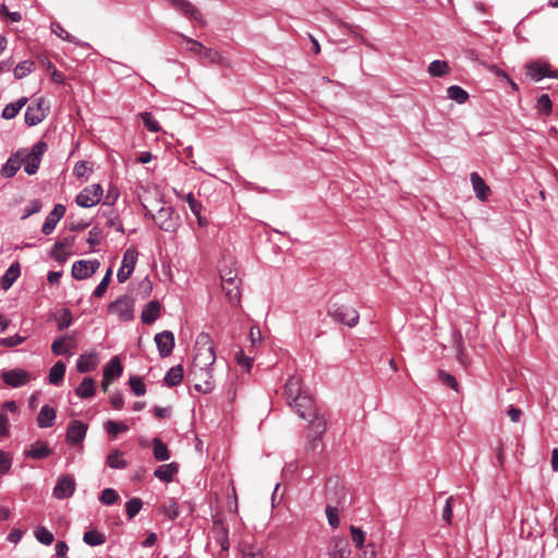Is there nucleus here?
I'll return each instance as SVG.
<instances>
[{"label": "nucleus", "mask_w": 558, "mask_h": 558, "mask_svg": "<svg viewBox=\"0 0 558 558\" xmlns=\"http://www.w3.org/2000/svg\"><path fill=\"white\" fill-rule=\"evenodd\" d=\"M216 361V354L208 333H199L195 341V354L193 359V368L196 373L199 371L201 376L205 377L204 384H196L195 390L208 393L214 390L215 386L211 380L210 369Z\"/></svg>", "instance_id": "nucleus-1"}, {"label": "nucleus", "mask_w": 558, "mask_h": 558, "mask_svg": "<svg viewBox=\"0 0 558 558\" xmlns=\"http://www.w3.org/2000/svg\"><path fill=\"white\" fill-rule=\"evenodd\" d=\"M284 393L289 407L294 409L300 417H308V409L314 404L310 393L302 387V380L299 376H291L284 385Z\"/></svg>", "instance_id": "nucleus-2"}, {"label": "nucleus", "mask_w": 558, "mask_h": 558, "mask_svg": "<svg viewBox=\"0 0 558 558\" xmlns=\"http://www.w3.org/2000/svg\"><path fill=\"white\" fill-rule=\"evenodd\" d=\"M328 315L333 320L347 325L348 327L356 326L360 319V315L354 307L337 302L328 306Z\"/></svg>", "instance_id": "nucleus-3"}, {"label": "nucleus", "mask_w": 558, "mask_h": 558, "mask_svg": "<svg viewBox=\"0 0 558 558\" xmlns=\"http://www.w3.org/2000/svg\"><path fill=\"white\" fill-rule=\"evenodd\" d=\"M47 144L44 141H39L33 145L29 153L24 154L20 158L21 165H24V171L28 175H33L39 169L41 158L47 150Z\"/></svg>", "instance_id": "nucleus-4"}, {"label": "nucleus", "mask_w": 558, "mask_h": 558, "mask_svg": "<svg viewBox=\"0 0 558 558\" xmlns=\"http://www.w3.org/2000/svg\"><path fill=\"white\" fill-rule=\"evenodd\" d=\"M109 312L122 322H130L134 318V302L130 296L122 295L109 304Z\"/></svg>", "instance_id": "nucleus-5"}, {"label": "nucleus", "mask_w": 558, "mask_h": 558, "mask_svg": "<svg viewBox=\"0 0 558 558\" xmlns=\"http://www.w3.org/2000/svg\"><path fill=\"white\" fill-rule=\"evenodd\" d=\"M155 223L166 232H174L179 226L178 217H174V210L170 206H161L153 215Z\"/></svg>", "instance_id": "nucleus-6"}, {"label": "nucleus", "mask_w": 558, "mask_h": 558, "mask_svg": "<svg viewBox=\"0 0 558 558\" xmlns=\"http://www.w3.org/2000/svg\"><path fill=\"white\" fill-rule=\"evenodd\" d=\"M102 192L100 184L88 185L76 195L75 202L82 208H90L99 203Z\"/></svg>", "instance_id": "nucleus-7"}, {"label": "nucleus", "mask_w": 558, "mask_h": 558, "mask_svg": "<svg viewBox=\"0 0 558 558\" xmlns=\"http://www.w3.org/2000/svg\"><path fill=\"white\" fill-rule=\"evenodd\" d=\"M326 499L327 504L339 506L345 502V488L339 477H330L326 482Z\"/></svg>", "instance_id": "nucleus-8"}, {"label": "nucleus", "mask_w": 558, "mask_h": 558, "mask_svg": "<svg viewBox=\"0 0 558 558\" xmlns=\"http://www.w3.org/2000/svg\"><path fill=\"white\" fill-rule=\"evenodd\" d=\"M526 74L535 82H539L545 77L558 78V70H550L549 64L542 60L529 62L526 65Z\"/></svg>", "instance_id": "nucleus-9"}, {"label": "nucleus", "mask_w": 558, "mask_h": 558, "mask_svg": "<svg viewBox=\"0 0 558 558\" xmlns=\"http://www.w3.org/2000/svg\"><path fill=\"white\" fill-rule=\"evenodd\" d=\"M137 255L138 253L134 247H129L125 250L122 265L117 272V279L120 283L125 282L131 277L136 265Z\"/></svg>", "instance_id": "nucleus-10"}, {"label": "nucleus", "mask_w": 558, "mask_h": 558, "mask_svg": "<svg viewBox=\"0 0 558 558\" xmlns=\"http://www.w3.org/2000/svg\"><path fill=\"white\" fill-rule=\"evenodd\" d=\"M172 8L180 11L189 20L205 25L201 11L189 0H166Z\"/></svg>", "instance_id": "nucleus-11"}, {"label": "nucleus", "mask_w": 558, "mask_h": 558, "mask_svg": "<svg viewBox=\"0 0 558 558\" xmlns=\"http://www.w3.org/2000/svg\"><path fill=\"white\" fill-rule=\"evenodd\" d=\"M75 487V481L71 475H61L52 490V496L59 500L70 498L74 494Z\"/></svg>", "instance_id": "nucleus-12"}, {"label": "nucleus", "mask_w": 558, "mask_h": 558, "mask_svg": "<svg viewBox=\"0 0 558 558\" xmlns=\"http://www.w3.org/2000/svg\"><path fill=\"white\" fill-rule=\"evenodd\" d=\"M100 263L97 259L77 260L72 266V276L77 280H83L94 275L99 268Z\"/></svg>", "instance_id": "nucleus-13"}, {"label": "nucleus", "mask_w": 558, "mask_h": 558, "mask_svg": "<svg viewBox=\"0 0 558 558\" xmlns=\"http://www.w3.org/2000/svg\"><path fill=\"white\" fill-rule=\"evenodd\" d=\"M5 385L19 388L27 384L31 379V375L28 372L22 368H13L9 371H4L1 375Z\"/></svg>", "instance_id": "nucleus-14"}, {"label": "nucleus", "mask_w": 558, "mask_h": 558, "mask_svg": "<svg viewBox=\"0 0 558 558\" xmlns=\"http://www.w3.org/2000/svg\"><path fill=\"white\" fill-rule=\"evenodd\" d=\"M308 417L302 418L308 421L310 423V436L315 435L317 437H322L326 432V420L317 413V410L314 404L311 405V408L308 409Z\"/></svg>", "instance_id": "nucleus-15"}, {"label": "nucleus", "mask_w": 558, "mask_h": 558, "mask_svg": "<svg viewBox=\"0 0 558 558\" xmlns=\"http://www.w3.org/2000/svg\"><path fill=\"white\" fill-rule=\"evenodd\" d=\"M87 428V424L82 421L70 422L66 429V441L72 445L81 444L85 439Z\"/></svg>", "instance_id": "nucleus-16"}, {"label": "nucleus", "mask_w": 558, "mask_h": 558, "mask_svg": "<svg viewBox=\"0 0 558 558\" xmlns=\"http://www.w3.org/2000/svg\"><path fill=\"white\" fill-rule=\"evenodd\" d=\"M155 342L158 349V353L161 357L169 356L172 353L174 347L173 332L165 330L155 336Z\"/></svg>", "instance_id": "nucleus-17"}, {"label": "nucleus", "mask_w": 558, "mask_h": 558, "mask_svg": "<svg viewBox=\"0 0 558 558\" xmlns=\"http://www.w3.org/2000/svg\"><path fill=\"white\" fill-rule=\"evenodd\" d=\"M65 206L62 204L54 205L53 209L49 213V215L46 217L45 222L41 227V232L46 235L50 234L57 223L60 221V219L65 214Z\"/></svg>", "instance_id": "nucleus-18"}, {"label": "nucleus", "mask_w": 558, "mask_h": 558, "mask_svg": "<svg viewBox=\"0 0 558 558\" xmlns=\"http://www.w3.org/2000/svg\"><path fill=\"white\" fill-rule=\"evenodd\" d=\"M470 181L476 197L480 201H486L490 192L489 186L485 183L483 178L477 172L470 174Z\"/></svg>", "instance_id": "nucleus-19"}, {"label": "nucleus", "mask_w": 558, "mask_h": 558, "mask_svg": "<svg viewBox=\"0 0 558 558\" xmlns=\"http://www.w3.org/2000/svg\"><path fill=\"white\" fill-rule=\"evenodd\" d=\"M44 119H45V112L43 110L41 102H37L36 105H32V106L27 107L25 114H24V120L28 126L37 125Z\"/></svg>", "instance_id": "nucleus-20"}, {"label": "nucleus", "mask_w": 558, "mask_h": 558, "mask_svg": "<svg viewBox=\"0 0 558 558\" xmlns=\"http://www.w3.org/2000/svg\"><path fill=\"white\" fill-rule=\"evenodd\" d=\"M123 366L119 356H113L104 367V379L112 380L117 379L122 375Z\"/></svg>", "instance_id": "nucleus-21"}, {"label": "nucleus", "mask_w": 558, "mask_h": 558, "mask_svg": "<svg viewBox=\"0 0 558 558\" xmlns=\"http://www.w3.org/2000/svg\"><path fill=\"white\" fill-rule=\"evenodd\" d=\"M160 313V304L158 301H149L143 308L141 318L144 324L150 325L157 320Z\"/></svg>", "instance_id": "nucleus-22"}, {"label": "nucleus", "mask_w": 558, "mask_h": 558, "mask_svg": "<svg viewBox=\"0 0 558 558\" xmlns=\"http://www.w3.org/2000/svg\"><path fill=\"white\" fill-rule=\"evenodd\" d=\"M21 275V267L17 262L11 264L9 268L5 270L4 275L1 277L0 286L3 290H9L16 279Z\"/></svg>", "instance_id": "nucleus-23"}, {"label": "nucleus", "mask_w": 558, "mask_h": 558, "mask_svg": "<svg viewBox=\"0 0 558 558\" xmlns=\"http://www.w3.org/2000/svg\"><path fill=\"white\" fill-rule=\"evenodd\" d=\"M56 410L48 404L43 405L37 415V425L40 428L51 427L56 420Z\"/></svg>", "instance_id": "nucleus-24"}, {"label": "nucleus", "mask_w": 558, "mask_h": 558, "mask_svg": "<svg viewBox=\"0 0 558 558\" xmlns=\"http://www.w3.org/2000/svg\"><path fill=\"white\" fill-rule=\"evenodd\" d=\"M51 453L50 448L45 441L34 442L29 449L25 451V457L40 460L47 458Z\"/></svg>", "instance_id": "nucleus-25"}, {"label": "nucleus", "mask_w": 558, "mask_h": 558, "mask_svg": "<svg viewBox=\"0 0 558 558\" xmlns=\"http://www.w3.org/2000/svg\"><path fill=\"white\" fill-rule=\"evenodd\" d=\"M97 356L94 353L82 354L76 361V369L80 373H88L96 368Z\"/></svg>", "instance_id": "nucleus-26"}, {"label": "nucleus", "mask_w": 558, "mask_h": 558, "mask_svg": "<svg viewBox=\"0 0 558 558\" xmlns=\"http://www.w3.org/2000/svg\"><path fill=\"white\" fill-rule=\"evenodd\" d=\"M95 391V380L92 377H85L75 389V393L82 399L93 397Z\"/></svg>", "instance_id": "nucleus-27"}, {"label": "nucleus", "mask_w": 558, "mask_h": 558, "mask_svg": "<svg viewBox=\"0 0 558 558\" xmlns=\"http://www.w3.org/2000/svg\"><path fill=\"white\" fill-rule=\"evenodd\" d=\"M177 472H178L177 465L174 463H168V464H162V465L158 466L155 470L154 475L158 480L169 483L173 480V476Z\"/></svg>", "instance_id": "nucleus-28"}, {"label": "nucleus", "mask_w": 558, "mask_h": 558, "mask_svg": "<svg viewBox=\"0 0 558 558\" xmlns=\"http://www.w3.org/2000/svg\"><path fill=\"white\" fill-rule=\"evenodd\" d=\"M22 153L17 151L15 158H9L1 168V174L4 178H12L17 170L21 168V157Z\"/></svg>", "instance_id": "nucleus-29"}, {"label": "nucleus", "mask_w": 558, "mask_h": 558, "mask_svg": "<svg viewBox=\"0 0 558 558\" xmlns=\"http://www.w3.org/2000/svg\"><path fill=\"white\" fill-rule=\"evenodd\" d=\"M65 364L62 361H58L49 371V383L53 386H59L63 381L65 374Z\"/></svg>", "instance_id": "nucleus-30"}, {"label": "nucleus", "mask_w": 558, "mask_h": 558, "mask_svg": "<svg viewBox=\"0 0 558 558\" xmlns=\"http://www.w3.org/2000/svg\"><path fill=\"white\" fill-rule=\"evenodd\" d=\"M183 368L181 365H175L169 368L163 380L168 387H174L182 381Z\"/></svg>", "instance_id": "nucleus-31"}, {"label": "nucleus", "mask_w": 558, "mask_h": 558, "mask_svg": "<svg viewBox=\"0 0 558 558\" xmlns=\"http://www.w3.org/2000/svg\"><path fill=\"white\" fill-rule=\"evenodd\" d=\"M50 29L56 36H58L62 40L72 43L74 45H81V41L75 36L65 31L59 22H52L50 24Z\"/></svg>", "instance_id": "nucleus-32"}, {"label": "nucleus", "mask_w": 558, "mask_h": 558, "mask_svg": "<svg viewBox=\"0 0 558 558\" xmlns=\"http://www.w3.org/2000/svg\"><path fill=\"white\" fill-rule=\"evenodd\" d=\"M26 101V98H20L16 101L7 105L2 110L1 117L5 120L15 118L19 111L25 106Z\"/></svg>", "instance_id": "nucleus-33"}, {"label": "nucleus", "mask_w": 558, "mask_h": 558, "mask_svg": "<svg viewBox=\"0 0 558 558\" xmlns=\"http://www.w3.org/2000/svg\"><path fill=\"white\" fill-rule=\"evenodd\" d=\"M104 428L111 438H116L120 433L129 430V426L125 423L112 420L105 422Z\"/></svg>", "instance_id": "nucleus-34"}, {"label": "nucleus", "mask_w": 558, "mask_h": 558, "mask_svg": "<svg viewBox=\"0 0 558 558\" xmlns=\"http://www.w3.org/2000/svg\"><path fill=\"white\" fill-rule=\"evenodd\" d=\"M427 71L434 77H441L449 73L450 68L447 61L434 60L429 63Z\"/></svg>", "instance_id": "nucleus-35"}, {"label": "nucleus", "mask_w": 558, "mask_h": 558, "mask_svg": "<svg viewBox=\"0 0 558 558\" xmlns=\"http://www.w3.org/2000/svg\"><path fill=\"white\" fill-rule=\"evenodd\" d=\"M447 96L449 99L454 100L457 104H464L469 99V94L465 89L458 85H451L447 89Z\"/></svg>", "instance_id": "nucleus-36"}, {"label": "nucleus", "mask_w": 558, "mask_h": 558, "mask_svg": "<svg viewBox=\"0 0 558 558\" xmlns=\"http://www.w3.org/2000/svg\"><path fill=\"white\" fill-rule=\"evenodd\" d=\"M153 453L158 461H167L170 459L167 445L157 437L153 439Z\"/></svg>", "instance_id": "nucleus-37"}, {"label": "nucleus", "mask_w": 558, "mask_h": 558, "mask_svg": "<svg viewBox=\"0 0 558 558\" xmlns=\"http://www.w3.org/2000/svg\"><path fill=\"white\" fill-rule=\"evenodd\" d=\"M83 542L88 546H99L106 542V536L97 530H89L84 533Z\"/></svg>", "instance_id": "nucleus-38"}, {"label": "nucleus", "mask_w": 558, "mask_h": 558, "mask_svg": "<svg viewBox=\"0 0 558 558\" xmlns=\"http://www.w3.org/2000/svg\"><path fill=\"white\" fill-rule=\"evenodd\" d=\"M107 465L111 469L123 470L128 466V462L122 458L121 451L116 449L108 454Z\"/></svg>", "instance_id": "nucleus-39"}, {"label": "nucleus", "mask_w": 558, "mask_h": 558, "mask_svg": "<svg viewBox=\"0 0 558 558\" xmlns=\"http://www.w3.org/2000/svg\"><path fill=\"white\" fill-rule=\"evenodd\" d=\"M351 549L347 541L339 539L330 553V558H350Z\"/></svg>", "instance_id": "nucleus-40"}, {"label": "nucleus", "mask_w": 558, "mask_h": 558, "mask_svg": "<svg viewBox=\"0 0 558 558\" xmlns=\"http://www.w3.org/2000/svg\"><path fill=\"white\" fill-rule=\"evenodd\" d=\"M34 62L29 60H25L20 62L13 70L14 77L16 80H22L27 76L33 71Z\"/></svg>", "instance_id": "nucleus-41"}, {"label": "nucleus", "mask_w": 558, "mask_h": 558, "mask_svg": "<svg viewBox=\"0 0 558 558\" xmlns=\"http://www.w3.org/2000/svg\"><path fill=\"white\" fill-rule=\"evenodd\" d=\"M68 337H60L56 339L51 344V351L54 355L70 354V347L66 343Z\"/></svg>", "instance_id": "nucleus-42"}, {"label": "nucleus", "mask_w": 558, "mask_h": 558, "mask_svg": "<svg viewBox=\"0 0 558 558\" xmlns=\"http://www.w3.org/2000/svg\"><path fill=\"white\" fill-rule=\"evenodd\" d=\"M142 122L144 126L153 133H157L160 131L159 122L154 118V116L150 112H142L141 114Z\"/></svg>", "instance_id": "nucleus-43"}, {"label": "nucleus", "mask_w": 558, "mask_h": 558, "mask_svg": "<svg viewBox=\"0 0 558 558\" xmlns=\"http://www.w3.org/2000/svg\"><path fill=\"white\" fill-rule=\"evenodd\" d=\"M325 511H326V517H327V520H328V524L332 529H337L339 526V524H340L338 506H333L331 504H327Z\"/></svg>", "instance_id": "nucleus-44"}, {"label": "nucleus", "mask_w": 558, "mask_h": 558, "mask_svg": "<svg viewBox=\"0 0 558 558\" xmlns=\"http://www.w3.org/2000/svg\"><path fill=\"white\" fill-rule=\"evenodd\" d=\"M35 537L39 543H41L46 546L51 545L54 539L53 534L49 530H47L45 526H38L35 530Z\"/></svg>", "instance_id": "nucleus-45"}, {"label": "nucleus", "mask_w": 558, "mask_h": 558, "mask_svg": "<svg viewBox=\"0 0 558 558\" xmlns=\"http://www.w3.org/2000/svg\"><path fill=\"white\" fill-rule=\"evenodd\" d=\"M119 495L113 488H105L99 496V501L104 505L111 506L117 504Z\"/></svg>", "instance_id": "nucleus-46"}, {"label": "nucleus", "mask_w": 558, "mask_h": 558, "mask_svg": "<svg viewBox=\"0 0 558 558\" xmlns=\"http://www.w3.org/2000/svg\"><path fill=\"white\" fill-rule=\"evenodd\" d=\"M143 502L140 498L134 497L126 501L125 510L129 519H133L142 509Z\"/></svg>", "instance_id": "nucleus-47"}, {"label": "nucleus", "mask_w": 558, "mask_h": 558, "mask_svg": "<svg viewBox=\"0 0 558 558\" xmlns=\"http://www.w3.org/2000/svg\"><path fill=\"white\" fill-rule=\"evenodd\" d=\"M222 290L226 293V296L230 301L232 305H238L241 300L240 284L239 286H222Z\"/></svg>", "instance_id": "nucleus-48"}, {"label": "nucleus", "mask_w": 558, "mask_h": 558, "mask_svg": "<svg viewBox=\"0 0 558 558\" xmlns=\"http://www.w3.org/2000/svg\"><path fill=\"white\" fill-rule=\"evenodd\" d=\"M58 329L63 330L72 325L73 318L69 308H62L60 315L56 318Z\"/></svg>", "instance_id": "nucleus-49"}, {"label": "nucleus", "mask_w": 558, "mask_h": 558, "mask_svg": "<svg viewBox=\"0 0 558 558\" xmlns=\"http://www.w3.org/2000/svg\"><path fill=\"white\" fill-rule=\"evenodd\" d=\"M130 387L135 396H144L146 393V386L143 383L142 378L138 376L130 377Z\"/></svg>", "instance_id": "nucleus-50"}, {"label": "nucleus", "mask_w": 558, "mask_h": 558, "mask_svg": "<svg viewBox=\"0 0 558 558\" xmlns=\"http://www.w3.org/2000/svg\"><path fill=\"white\" fill-rule=\"evenodd\" d=\"M350 532L355 547L362 549L364 547L365 533L360 527L354 525L350 526Z\"/></svg>", "instance_id": "nucleus-51"}, {"label": "nucleus", "mask_w": 558, "mask_h": 558, "mask_svg": "<svg viewBox=\"0 0 558 558\" xmlns=\"http://www.w3.org/2000/svg\"><path fill=\"white\" fill-rule=\"evenodd\" d=\"M242 558H264V555L260 548L254 545L244 544L242 546Z\"/></svg>", "instance_id": "nucleus-52"}, {"label": "nucleus", "mask_w": 558, "mask_h": 558, "mask_svg": "<svg viewBox=\"0 0 558 558\" xmlns=\"http://www.w3.org/2000/svg\"><path fill=\"white\" fill-rule=\"evenodd\" d=\"M110 277H111V269L109 268L107 270L106 275L104 276V278L101 279V281L98 283V286L95 288V290L93 292V295L95 298H100L105 294V292L108 288L109 281H110Z\"/></svg>", "instance_id": "nucleus-53"}, {"label": "nucleus", "mask_w": 558, "mask_h": 558, "mask_svg": "<svg viewBox=\"0 0 558 558\" xmlns=\"http://www.w3.org/2000/svg\"><path fill=\"white\" fill-rule=\"evenodd\" d=\"M537 109L548 116L553 109V102L548 95L543 94L537 99Z\"/></svg>", "instance_id": "nucleus-54"}, {"label": "nucleus", "mask_w": 558, "mask_h": 558, "mask_svg": "<svg viewBox=\"0 0 558 558\" xmlns=\"http://www.w3.org/2000/svg\"><path fill=\"white\" fill-rule=\"evenodd\" d=\"M12 465V457L9 452L0 450V475L9 472Z\"/></svg>", "instance_id": "nucleus-55"}, {"label": "nucleus", "mask_w": 558, "mask_h": 558, "mask_svg": "<svg viewBox=\"0 0 558 558\" xmlns=\"http://www.w3.org/2000/svg\"><path fill=\"white\" fill-rule=\"evenodd\" d=\"M41 207H43V204H41L40 199L36 198V199L31 201V203L24 209L22 219H26V218L31 217L32 215L39 213Z\"/></svg>", "instance_id": "nucleus-56"}, {"label": "nucleus", "mask_w": 558, "mask_h": 558, "mask_svg": "<svg viewBox=\"0 0 558 558\" xmlns=\"http://www.w3.org/2000/svg\"><path fill=\"white\" fill-rule=\"evenodd\" d=\"M110 70L114 75L121 77H126L132 74V70L120 62H112V66L110 68Z\"/></svg>", "instance_id": "nucleus-57"}, {"label": "nucleus", "mask_w": 558, "mask_h": 558, "mask_svg": "<svg viewBox=\"0 0 558 558\" xmlns=\"http://www.w3.org/2000/svg\"><path fill=\"white\" fill-rule=\"evenodd\" d=\"M25 340H26L25 337L16 333L11 337L2 338L0 340V344L3 347H7V348H12V347H16V345L23 343Z\"/></svg>", "instance_id": "nucleus-58"}, {"label": "nucleus", "mask_w": 558, "mask_h": 558, "mask_svg": "<svg viewBox=\"0 0 558 558\" xmlns=\"http://www.w3.org/2000/svg\"><path fill=\"white\" fill-rule=\"evenodd\" d=\"M162 512L170 520H175L179 517V510L173 500H170L168 505L162 506Z\"/></svg>", "instance_id": "nucleus-59"}, {"label": "nucleus", "mask_w": 558, "mask_h": 558, "mask_svg": "<svg viewBox=\"0 0 558 558\" xmlns=\"http://www.w3.org/2000/svg\"><path fill=\"white\" fill-rule=\"evenodd\" d=\"M454 500V498L452 496H450L449 498H447L446 500V505L442 509V513H441V517H442V520L447 523V524H451L452 522V501Z\"/></svg>", "instance_id": "nucleus-60"}, {"label": "nucleus", "mask_w": 558, "mask_h": 558, "mask_svg": "<svg viewBox=\"0 0 558 558\" xmlns=\"http://www.w3.org/2000/svg\"><path fill=\"white\" fill-rule=\"evenodd\" d=\"M183 40H185L190 46H189V50L193 53H196V54H202L205 46L203 44H201L199 41L195 40V39H192L190 37H186L184 35H180Z\"/></svg>", "instance_id": "nucleus-61"}, {"label": "nucleus", "mask_w": 558, "mask_h": 558, "mask_svg": "<svg viewBox=\"0 0 558 558\" xmlns=\"http://www.w3.org/2000/svg\"><path fill=\"white\" fill-rule=\"evenodd\" d=\"M221 281H222V286H228V287L240 284V280L238 279L236 274L233 275L231 270L228 272L221 271Z\"/></svg>", "instance_id": "nucleus-62"}, {"label": "nucleus", "mask_w": 558, "mask_h": 558, "mask_svg": "<svg viewBox=\"0 0 558 558\" xmlns=\"http://www.w3.org/2000/svg\"><path fill=\"white\" fill-rule=\"evenodd\" d=\"M186 202L194 215H198L202 211V204L194 197L192 193L186 195Z\"/></svg>", "instance_id": "nucleus-63"}, {"label": "nucleus", "mask_w": 558, "mask_h": 558, "mask_svg": "<svg viewBox=\"0 0 558 558\" xmlns=\"http://www.w3.org/2000/svg\"><path fill=\"white\" fill-rule=\"evenodd\" d=\"M235 360L238 364L245 367L247 372L251 369L253 361L251 357L246 356L242 350L236 352Z\"/></svg>", "instance_id": "nucleus-64"}]
</instances>
